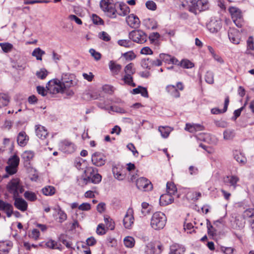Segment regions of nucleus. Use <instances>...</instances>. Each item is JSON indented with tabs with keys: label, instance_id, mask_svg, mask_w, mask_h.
Listing matches in <instances>:
<instances>
[{
	"label": "nucleus",
	"instance_id": "6",
	"mask_svg": "<svg viewBox=\"0 0 254 254\" xmlns=\"http://www.w3.org/2000/svg\"><path fill=\"white\" fill-rule=\"evenodd\" d=\"M128 36L130 40L139 44H143L147 40L146 34L141 30H132L129 32Z\"/></svg>",
	"mask_w": 254,
	"mask_h": 254
},
{
	"label": "nucleus",
	"instance_id": "20",
	"mask_svg": "<svg viewBox=\"0 0 254 254\" xmlns=\"http://www.w3.org/2000/svg\"><path fill=\"white\" fill-rule=\"evenodd\" d=\"M239 181V178L236 176H227L224 179V182L225 184L229 185L231 187H232L233 190L236 188L237 186V184Z\"/></svg>",
	"mask_w": 254,
	"mask_h": 254
},
{
	"label": "nucleus",
	"instance_id": "42",
	"mask_svg": "<svg viewBox=\"0 0 254 254\" xmlns=\"http://www.w3.org/2000/svg\"><path fill=\"white\" fill-rule=\"evenodd\" d=\"M167 193L172 195L174 194L177 190V188L174 183L168 182L166 184Z\"/></svg>",
	"mask_w": 254,
	"mask_h": 254
},
{
	"label": "nucleus",
	"instance_id": "36",
	"mask_svg": "<svg viewBox=\"0 0 254 254\" xmlns=\"http://www.w3.org/2000/svg\"><path fill=\"white\" fill-rule=\"evenodd\" d=\"M112 172L114 177L118 180H123L125 178V175L121 172L120 168L114 167L112 169Z\"/></svg>",
	"mask_w": 254,
	"mask_h": 254
},
{
	"label": "nucleus",
	"instance_id": "60",
	"mask_svg": "<svg viewBox=\"0 0 254 254\" xmlns=\"http://www.w3.org/2000/svg\"><path fill=\"white\" fill-rule=\"evenodd\" d=\"M146 7L151 10H155L156 9L157 5L155 2L152 0H148L145 3Z\"/></svg>",
	"mask_w": 254,
	"mask_h": 254
},
{
	"label": "nucleus",
	"instance_id": "53",
	"mask_svg": "<svg viewBox=\"0 0 254 254\" xmlns=\"http://www.w3.org/2000/svg\"><path fill=\"white\" fill-rule=\"evenodd\" d=\"M159 58L162 61H163L167 64H170V60L171 58V55L162 53L160 54Z\"/></svg>",
	"mask_w": 254,
	"mask_h": 254
},
{
	"label": "nucleus",
	"instance_id": "3",
	"mask_svg": "<svg viewBox=\"0 0 254 254\" xmlns=\"http://www.w3.org/2000/svg\"><path fill=\"white\" fill-rule=\"evenodd\" d=\"M7 191L13 195V197L19 196L24 191V189L18 178L12 179L7 185Z\"/></svg>",
	"mask_w": 254,
	"mask_h": 254
},
{
	"label": "nucleus",
	"instance_id": "29",
	"mask_svg": "<svg viewBox=\"0 0 254 254\" xmlns=\"http://www.w3.org/2000/svg\"><path fill=\"white\" fill-rule=\"evenodd\" d=\"M172 130V128L168 126H160L158 128V131L160 132L161 136L164 138L169 136Z\"/></svg>",
	"mask_w": 254,
	"mask_h": 254
},
{
	"label": "nucleus",
	"instance_id": "24",
	"mask_svg": "<svg viewBox=\"0 0 254 254\" xmlns=\"http://www.w3.org/2000/svg\"><path fill=\"white\" fill-rule=\"evenodd\" d=\"M35 131L36 135L42 139H45L48 134V132L46 128L41 125H36L35 126Z\"/></svg>",
	"mask_w": 254,
	"mask_h": 254
},
{
	"label": "nucleus",
	"instance_id": "9",
	"mask_svg": "<svg viewBox=\"0 0 254 254\" xmlns=\"http://www.w3.org/2000/svg\"><path fill=\"white\" fill-rule=\"evenodd\" d=\"M190 10L199 12L205 10L208 8V2L207 0H191Z\"/></svg>",
	"mask_w": 254,
	"mask_h": 254
},
{
	"label": "nucleus",
	"instance_id": "57",
	"mask_svg": "<svg viewBox=\"0 0 254 254\" xmlns=\"http://www.w3.org/2000/svg\"><path fill=\"white\" fill-rule=\"evenodd\" d=\"M235 249L232 247H221L220 251L225 254H233Z\"/></svg>",
	"mask_w": 254,
	"mask_h": 254
},
{
	"label": "nucleus",
	"instance_id": "16",
	"mask_svg": "<svg viewBox=\"0 0 254 254\" xmlns=\"http://www.w3.org/2000/svg\"><path fill=\"white\" fill-rule=\"evenodd\" d=\"M126 22L127 25L132 28H138L140 23L138 17L134 14H130L127 16Z\"/></svg>",
	"mask_w": 254,
	"mask_h": 254
},
{
	"label": "nucleus",
	"instance_id": "4",
	"mask_svg": "<svg viewBox=\"0 0 254 254\" xmlns=\"http://www.w3.org/2000/svg\"><path fill=\"white\" fill-rule=\"evenodd\" d=\"M72 75L68 74H63L61 83L63 86L65 90L66 94L68 95L72 96L74 93L72 90H69L68 89L75 85L76 82L73 80Z\"/></svg>",
	"mask_w": 254,
	"mask_h": 254
},
{
	"label": "nucleus",
	"instance_id": "62",
	"mask_svg": "<svg viewBox=\"0 0 254 254\" xmlns=\"http://www.w3.org/2000/svg\"><path fill=\"white\" fill-rule=\"evenodd\" d=\"M96 233L98 235H103L106 233V231L103 224H99L96 229Z\"/></svg>",
	"mask_w": 254,
	"mask_h": 254
},
{
	"label": "nucleus",
	"instance_id": "19",
	"mask_svg": "<svg viewBox=\"0 0 254 254\" xmlns=\"http://www.w3.org/2000/svg\"><path fill=\"white\" fill-rule=\"evenodd\" d=\"M241 34L238 30L235 29H231L228 31V37L230 40L235 44L240 43Z\"/></svg>",
	"mask_w": 254,
	"mask_h": 254
},
{
	"label": "nucleus",
	"instance_id": "38",
	"mask_svg": "<svg viewBox=\"0 0 254 254\" xmlns=\"http://www.w3.org/2000/svg\"><path fill=\"white\" fill-rule=\"evenodd\" d=\"M45 54V51L42 50L40 48H37L34 50L32 53L33 57H35L37 60L41 61L42 57Z\"/></svg>",
	"mask_w": 254,
	"mask_h": 254
},
{
	"label": "nucleus",
	"instance_id": "5",
	"mask_svg": "<svg viewBox=\"0 0 254 254\" xmlns=\"http://www.w3.org/2000/svg\"><path fill=\"white\" fill-rule=\"evenodd\" d=\"M46 87L48 90L52 94L64 92L66 93L65 90L61 83V81L58 79H54L49 81Z\"/></svg>",
	"mask_w": 254,
	"mask_h": 254
},
{
	"label": "nucleus",
	"instance_id": "61",
	"mask_svg": "<svg viewBox=\"0 0 254 254\" xmlns=\"http://www.w3.org/2000/svg\"><path fill=\"white\" fill-rule=\"evenodd\" d=\"M160 37V35L159 33L153 32L149 35L148 38L150 41L151 42V43H153L155 41L158 40Z\"/></svg>",
	"mask_w": 254,
	"mask_h": 254
},
{
	"label": "nucleus",
	"instance_id": "33",
	"mask_svg": "<svg viewBox=\"0 0 254 254\" xmlns=\"http://www.w3.org/2000/svg\"><path fill=\"white\" fill-rule=\"evenodd\" d=\"M135 68L134 67L133 63H129L127 64L124 69V75H133L135 72Z\"/></svg>",
	"mask_w": 254,
	"mask_h": 254
},
{
	"label": "nucleus",
	"instance_id": "34",
	"mask_svg": "<svg viewBox=\"0 0 254 254\" xmlns=\"http://www.w3.org/2000/svg\"><path fill=\"white\" fill-rule=\"evenodd\" d=\"M166 90L171 96L175 98H178L180 96V94L176 86L172 85H168L166 87Z\"/></svg>",
	"mask_w": 254,
	"mask_h": 254
},
{
	"label": "nucleus",
	"instance_id": "31",
	"mask_svg": "<svg viewBox=\"0 0 254 254\" xmlns=\"http://www.w3.org/2000/svg\"><path fill=\"white\" fill-rule=\"evenodd\" d=\"M133 75H124L121 80L124 81V84H127L132 87H135L136 84L133 82Z\"/></svg>",
	"mask_w": 254,
	"mask_h": 254
},
{
	"label": "nucleus",
	"instance_id": "45",
	"mask_svg": "<svg viewBox=\"0 0 254 254\" xmlns=\"http://www.w3.org/2000/svg\"><path fill=\"white\" fill-rule=\"evenodd\" d=\"M0 47L5 53H9L11 51L13 48V45L9 43H0Z\"/></svg>",
	"mask_w": 254,
	"mask_h": 254
},
{
	"label": "nucleus",
	"instance_id": "14",
	"mask_svg": "<svg viewBox=\"0 0 254 254\" xmlns=\"http://www.w3.org/2000/svg\"><path fill=\"white\" fill-rule=\"evenodd\" d=\"M13 209V207L11 204L0 199V211L5 213L7 217L9 218L11 216Z\"/></svg>",
	"mask_w": 254,
	"mask_h": 254
},
{
	"label": "nucleus",
	"instance_id": "2",
	"mask_svg": "<svg viewBox=\"0 0 254 254\" xmlns=\"http://www.w3.org/2000/svg\"><path fill=\"white\" fill-rule=\"evenodd\" d=\"M100 5L101 9L106 12L108 17L111 18H116L117 10L113 0H102Z\"/></svg>",
	"mask_w": 254,
	"mask_h": 254
},
{
	"label": "nucleus",
	"instance_id": "64",
	"mask_svg": "<svg viewBox=\"0 0 254 254\" xmlns=\"http://www.w3.org/2000/svg\"><path fill=\"white\" fill-rule=\"evenodd\" d=\"M89 53L92 57H94L96 61L99 60L101 58V55L98 52H96L94 49H91L89 50Z\"/></svg>",
	"mask_w": 254,
	"mask_h": 254
},
{
	"label": "nucleus",
	"instance_id": "58",
	"mask_svg": "<svg viewBox=\"0 0 254 254\" xmlns=\"http://www.w3.org/2000/svg\"><path fill=\"white\" fill-rule=\"evenodd\" d=\"M99 38L104 41H109L111 39L110 35L106 32L103 31L99 33Z\"/></svg>",
	"mask_w": 254,
	"mask_h": 254
},
{
	"label": "nucleus",
	"instance_id": "47",
	"mask_svg": "<svg viewBox=\"0 0 254 254\" xmlns=\"http://www.w3.org/2000/svg\"><path fill=\"white\" fill-rule=\"evenodd\" d=\"M140 64L143 68L150 69L151 67V59L149 58L143 59L141 61Z\"/></svg>",
	"mask_w": 254,
	"mask_h": 254
},
{
	"label": "nucleus",
	"instance_id": "59",
	"mask_svg": "<svg viewBox=\"0 0 254 254\" xmlns=\"http://www.w3.org/2000/svg\"><path fill=\"white\" fill-rule=\"evenodd\" d=\"M142 206V210H141V213L143 215H146L147 213L150 212V210L147 209L149 204L147 202H143L141 204Z\"/></svg>",
	"mask_w": 254,
	"mask_h": 254
},
{
	"label": "nucleus",
	"instance_id": "32",
	"mask_svg": "<svg viewBox=\"0 0 254 254\" xmlns=\"http://www.w3.org/2000/svg\"><path fill=\"white\" fill-rule=\"evenodd\" d=\"M42 192L45 195L51 196L56 192L55 187L51 186H47L42 189Z\"/></svg>",
	"mask_w": 254,
	"mask_h": 254
},
{
	"label": "nucleus",
	"instance_id": "25",
	"mask_svg": "<svg viewBox=\"0 0 254 254\" xmlns=\"http://www.w3.org/2000/svg\"><path fill=\"white\" fill-rule=\"evenodd\" d=\"M174 201V197L170 193H165L161 195L160 203L162 205H167L172 203Z\"/></svg>",
	"mask_w": 254,
	"mask_h": 254
},
{
	"label": "nucleus",
	"instance_id": "28",
	"mask_svg": "<svg viewBox=\"0 0 254 254\" xmlns=\"http://www.w3.org/2000/svg\"><path fill=\"white\" fill-rule=\"evenodd\" d=\"M34 156V153L32 151H25L21 155V158L24 161L29 164V162L33 159Z\"/></svg>",
	"mask_w": 254,
	"mask_h": 254
},
{
	"label": "nucleus",
	"instance_id": "10",
	"mask_svg": "<svg viewBox=\"0 0 254 254\" xmlns=\"http://www.w3.org/2000/svg\"><path fill=\"white\" fill-rule=\"evenodd\" d=\"M136 186L139 190L143 191H149L153 188L151 182L144 177H141L137 179Z\"/></svg>",
	"mask_w": 254,
	"mask_h": 254
},
{
	"label": "nucleus",
	"instance_id": "37",
	"mask_svg": "<svg viewBox=\"0 0 254 254\" xmlns=\"http://www.w3.org/2000/svg\"><path fill=\"white\" fill-rule=\"evenodd\" d=\"M9 102V97L5 94L0 93V108L6 106Z\"/></svg>",
	"mask_w": 254,
	"mask_h": 254
},
{
	"label": "nucleus",
	"instance_id": "21",
	"mask_svg": "<svg viewBox=\"0 0 254 254\" xmlns=\"http://www.w3.org/2000/svg\"><path fill=\"white\" fill-rule=\"evenodd\" d=\"M29 140V137L25 131H22L19 132L17 137V142L18 144L23 147L26 145Z\"/></svg>",
	"mask_w": 254,
	"mask_h": 254
},
{
	"label": "nucleus",
	"instance_id": "8",
	"mask_svg": "<svg viewBox=\"0 0 254 254\" xmlns=\"http://www.w3.org/2000/svg\"><path fill=\"white\" fill-rule=\"evenodd\" d=\"M87 171H90V175L87 178H81L79 181V184L81 182L82 185H86L89 183L96 184L101 182L102 176L98 173L94 174V170L93 169H89Z\"/></svg>",
	"mask_w": 254,
	"mask_h": 254
},
{
	"label": "nucleus",
	"instance_id": "44",
	"mask_svg": "<svg viewBox=\"0 0 254 254\" xmlns=\"http://www.w3.org/2000/svg\"><path fill=\"white\" fill-rule=\"evenodd\" d=\"M124 244L126 247L132 248L134 246L135 241L133 237L127 236L124 240Z\"/></svg>",
	"mask_w": 254,
	"mask_h": 254
},
{
	"label": "nucleus",
	"instance_id": "43",
	"mask_svg": "<svg viewBox=\"0 0 254 254\" xmlns=\"http://www.w3.org/2000/svg\"><path fill=\"white\" fill-rule=\"evenodd\" d=\"M180 64V65L184 68H191L194 66V64L188 59L182 60Z\"/></svg>",
	"mask_w": 254,
	"mask_h": 254
},
{
	"label": "nucleus",
	"instance_id": "54",
	"mask_svg": "<svg viewBox=\"0 0 254 254\" xmlns=\"http://www.w3.org/2000/svg\"><path fill=\"white\" fill-rule=\"evenodd\" d=\"M214 124L217 127L225 128L228 127V123L224 120H215L214 121Z\"/></svg>",
	"mask_w": 254,
	"mask_h": 254
},
{
	"label": "nucleus",
	"instance_id": "17",
	"mask_svg": "<svg viewBox=\"0 0 254 254\" xmlns=\"http://www.w3.org/2000/svg\"><path fill=\"white\" fill-rule=\"evenodd\" d=\"M105 156L101 153L95 152L92 156V163L95 166H102L105 163Z\"/></svg>",
	"mask_w": 254,
	"mask_h": 254
},
{
	"label": "nucleus",
	"instance_id": "30",
	"mask_svg": "<svg viewBox=\"0 0 254 254\" xmlns=\"http://www.w3.org/2000/svg\"><path fill=\"white\" fill-rule=\"evenodd\" d=\"M119 6L120 11H117V14L118 13L119 15L124 16L129 13L130 8L126 4L121 3L119 4Z\"/></svg>",
	"mask_w": 254,
	"mask_h": 254
},
{
	"label": "nucleus",
	"instance_id": "48",
	"mask_svg": "<svg viewBox=\"0 0 254 254\" xmlns=\"http://www.w3.org/2000/svg\"><path fill=\"white\" fill-rule=\"evenodd\" d=\"M205 80L208 84L214 83V74L211 71H207L205 75Z\"/></svg>",
	"mask_w": 254,
	"mask_h": 254
},
{
	"label": "nucleus",
	"instance_id": "18",
	"mask_svg": "<svg viewBox=\"0 0 254 254\" xmlns=\"http://www.w3.org/2000/svg\"><path fill=\"white\" fill-rule=\"evenodd\" d=\"M222 27V23L220 20H211L207 25L208 30L212 33L218 32Z\"/></svg>",
	"mask_w": 254,
	"mask_h": 254
},
{
	"label": "nucleus",
	"instance_id": "56",
	"mask_svg": "<svg viewBox=\"0 0 254 254\" xmlns=\"http://www.w3.org/2000/svg\"><path fill=\"white\" fill-rule=\"evenodd\" d=\"M118 44L121 46L127 48L131 46V42L129 40H119Z\"/></svg>",
	"mask_w": 254,
	"mask_h": 254
},
{
	"label": "nucleus",
	"instance_id": "22",
	"mask_svg": "<svg viewBox=\"0 0 254 254\" xmlns=\"http://www.w3.org/2000/svg\"><path fill=\"white\" fill-rule=\"evenodd\" d=\"M186 251L185 247L178 244H174L170 246L169 254H184Z\"/></svg>",
	"mask_w": 254,
	"mask_h": 254
},
{
	"label": "nucleus",
	"instance_id": "27",
	"mask_svg": "<svg viewBox=\"0 0 254 254\" xmlns=\"http://www.w3.org/2000/svg\"><path fill=\"white\" fill-rule=\"evenodd\" d=\"M185 129L190 132L193 133L195 131L202 130L203 129V127L199 124L191 125L187 124Z\"/></svg>",
	"mask_w": 254,
	"mask_h": 254
},
{
	"label": "nucleus",
	"instance_id": "11",
	"mask_svg": "<svg viewBox=\"0 0 254 254\" xmlns=\"http://www.w3.org/2000/svg\"><path fill=\"white\" fill-rule=\"evenodd\" d=\"M54 211L53 216L55 220L60 223H62L67 219V215L65 212L62 209L59 205H57L53 208Z\"/></svg>",
	"mask_w": 254,
	"mask_h": 254
},
{
	"label": "nucleus",
	"instance_id": "23",
	"mask_svg": "<svg viewBox=\"0 0 254 254\" xmlns=\"http://www.w3.org/2000/svg\"><path fill=\"white\" fill-rule=\"evenodd\" d=\"M109 67L113 75H118L122 69V65L118 64L114 61H110L109 63Z\"/></svg>",
	"mask_w": 254,
	"mask_h": 254
},
{
	"label": "nucleus",
	"instance_id": "41",
	"mask_svg": "<svg viewBox=\"0 0 254 254\" xmlns=\"http://www.w3.org/2000/svg\"><path fill=\"white\" fill-rule=\"evenodd\" d=\"M243 217L244 219L251 218L252 221L254 220V209H246L243 214Z\"/></svg>",
	"mask_w": 254,
	"mask_h": 254
},
{
	"label": "nucleus",
	"instance_id": "1",
	"mask_svg": "<svg viewBox=\"0 0 254 254\" xmlns=\"http://www.w3.org/2000/svg\"><path fill=\"white\" fill-rule=\"evenodd\" d=\"M166 221L167 218L163 212H156L151 217L150 225L155 230L162 229L165 226Z\"/></svg>",
	"mask_w": 254,
	"mask_h": 254
},
{
	"label": "nucleus",
	"instance_id": "12",
	"mask_svg": "<svg viewBox=\"0 0 254 254\" xmlns=\"http://www.w3.org/2000/svg\"><path fill=\"white\" fill-rule=\"evenodd\" d=\"M61 150L67 153H72L75 150V146L70 141L64 140L60 142V144Z\"/></svg>",
	"mask_w": 254,
	"mask_h": 254
},
{
	"label": "nucleus",
	"instance_id": "52",
	"mask_svg": "<svg viewBox=\"0 0 254 254\" xmlns=\"http://www.w3.org/2000/svg\"><path fill=\"white\" fill-rule=\"evenodd\" d=\"M147 249L146 252L147 254H154L156 253V250H155V246L153 243H149L146 246Z\"/></svg>",
	"mask_w": 254,
	"mask_h": 254
},
{
	"label": "nucleus",
	"instance_id": "50",
	"mask_svg": "<svg viewBox=\"0 0 254 254\" xmlns=\"http://www.w3.org/2000/svg\"><path fill=\"white\" fill-rule=\"evenodd\" d=\"M36 74L38 78L44 79L47 76L48 72L46 69L42 68L39 71H37Z\"/></svg>",
	"mask_w": 254,
	"mask_h": 254
},
{
	"label": "nucleus",
	"instance_id": "49",
	"mask_svg": "<svg viewBox=\"0 0 254 254\" xmlns=\"http://www.w3.org/2000/svg\"><path fill=\"white\" fill-rule=\"evenodd\" d=\"M104 221L108 229L111 230L115 228V224L112 219L110 217H104Z\"/></svg>",
	"mask_w": 254,
	"mask_h": 254
},
{
	"label": "nucleus",
	"instance_id": "35",
	"mask_svg": "<svg viewBox=\"0 0 254 254\" xmlns=\"http://www.w3.org/2000/svg\"><path fill=\"white\" fill-rule=\"evenodd\" d=\"M143 24L148 29H155L157 28L156 22L150 18H146L143 20Z\"/></svg>",
	"mask_w": 254,
	"mask_h": 254
},
{
	"label": "nucleus",
	"instance_id": "55",
	"mask_svg": "<svg viewBox=\"0 0 254 254\" xmlns=\"http://www.w3.org/2000/svg\"><path fill=\"white\" fill-rule=\"evenodd\" d=\"M17 168L14 166L9 165L5 167V171L7 174L12 175L15 174L17 171Z\"/></svg>",
	"mask_w": 254,
	"mask_h": 254
},
{
	"label": "nucleus",
	"instance_id": "13",
	"mask_svg": "<svg viewBox=\"0 0 254 254\" xmlns=\"http://www.w3.org/2000/svg\"><path fill=\"white\" fill-rule=\"evenodd\" d=\"M133 210L131 208H129L124 217L123 224L126 229H129L133 224Z\"/></svg>",
	"mask_w": 254,
	"mask_h": 254
},
{
	"label": "nucleus",
	"instance_id": "40",
	"mask_svg": "<svg viewBox=\"0 0 254 254\" xmlns=\"http://www.w3.org/2000/svg\"><path fill=\"white\" fill-rule=\"evenodd\" d=\"M235 133L233 129H226L223 132V138L225 140L232 139L235 136Z\"/></svg>",
	"mask_w": 254,
	"mask_h": 254
},
{
	"label": "nucleus",
	"instance_id": "15",
	"mask_svg": "<svg viewBox=\"0 0 254 254\" xmlns=\"http://www.w3.org/2000/svg\"><path fill=\"white\" fill-rule=\"evenodd\" d=\"M14 200V205L18 210L24 212L27 210L28 208L27 202L22 198L18 196L13 197Z\"/></svg>",
	"mask_w": 254,
	"mask_h": 254
},
{
	"label": "nucleus",
	"instance_id": "39",
	"mask_svg": "<svg viewBox=\"0 0 254 254\" xmlns=\"http://www.w3.org/2000/svg\"><path fill=\"white\" fill-rule=\"evenodd\" d=\"M7 163L9 165L17 168L19 163V158L17 155L15 154L9 158Z\"/></svg>",
	"mask_w": 254,
	"mask_h": 254
},
{
	"label": "nucleus",
	"instance_id": "46",
	"mask_svg": "<svg viewBox=\"0 0 254 254\" xmlns=\"http://www.w3.org/2000/svg\"><path fill=\"white\" fill-rule=\"evenodd\" d=\"M24 196L28 200L34 201L37 199V196L34 192L26 191L24 192Z\"/></svg>",
	"mask_w": 254,
	"mask_h": 254
},
{
	"label": "nucleus",
	"instance_id": "63",
	"mask_svg": "<svg viewBox=\"0 0 254 254\" xmlns=\"http://www.w3.org/2000/svg\"><path fill=\"white\" fill-rule=\"evenodd\" d=\"M91 209V205L87 202L83 203L78 206V209L82 211H88Z\"/></svg>",
	"mask_w": 254,
	"mask_h": 254
},
{
	"label": "nucleus",
	"instance_id": "51",
	"mask_svg": "<svg viewBox=\"0 0 254 254\" xmlns=\"http://www.w3.org/2000/svg\"><path fill=\"white\" fill-rule=\"evenodd\" d=\"M46 245L47 247L52 249H59L61 250V248L59 246H58V244L54 240H49L48 241Z\"/></svg>",
	"mask_w": 254,
	"mask_h": 254
},
{
	"label": "nucleus",
	"instance_id": "7",
	"mask_svg": "<svg viewBox=\"0 0 254 254\" xmlns=\"http://www.w3.org/2000/svg\"><path fill=\"white\" fill-rule=\"evenodd\" d=\"M232 19L238 27H241L243 23V19L241 11L235 7H231L229 9Z\"/></svg>",
	"mask_w": 254,
	"mask_h": 254
},
{
	"label": "nucleus",
	"instance_id": "26",
	"mask_svg": "<svg viewBox=\"0 0 254 254\" xmlns=\"http://www.w3.org/2000/svg\"><path fill=\"white\" fill-rule=\"evenodd\" d=\"M233 156L234 159L242 165H244L247 162V158L243 154L238 150L233 151Z\"/></svg>",
	"mask_w": 254,
	"mask_h": 254
}]
</instances>
